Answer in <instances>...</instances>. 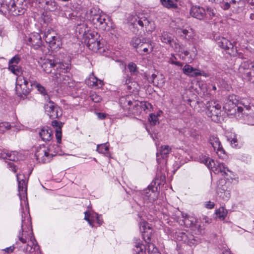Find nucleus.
I'll return each instance as SVG.
<instances>
[{"label":"nucleus","mask_w":254,"mask_h":254,"mask_svg":"<svg viewBox=\"0 0 254 254\" xmlns=\"http://www.w3.org/2000/svg\"><path fill=\"white\" fill-rule=\"evenodd\" d=\"M137 23L141 27L145 26L146 30L152 31L155 29V25L153 22H150L145 17H141L137 21Z\"/></svg>","instance_id":"bb28decb"},{"label":"nucleus","mask_w":254,"mask_h":254,"mask_svg":"<svg viewBox=\"0 0 254 254\" xmlns=\"http://www.w3.org/2000/svg\"><path fill=\"white\" fill-rule=\"evenodd\" d=\"M138 106H139V108L138 109L135 108V111H137V112H138V110H139L140 107H142L144 110H149V111L152 108V105L147 102H143V103L141 102V103H140V105H138Z\"/></svg>","instance_id":"603ef678"},{"label":"nucleus","mask_w":254,"mask_h":254,"mask_svg":"<svg viewBox=\"0 0 254 254\" xmlns=\"http://www.w3.org/2000/svg\"><path fill=\"white\" fill-rule=\"evenodd\" d=\"M134 247L135 254H147V246L145 247L139 239L136 240Z\"/></svg>","instance_id":"c756f323"},{"label":"nucleus","mask_w":254,"mask_h":254,"mask_svg":"<svg viewBox=\"0 0 254 254\" xmlns=\"http://www.w3.org/2000/svg\"><path fill=\"white\" fill-rule=\"evenodd\" d=\"M160 39L162 42L170 45L173 47V41L174 40L172 35L167 32H163L160 36Z\"/></svg>","instance_id":"473e14b6"},{"label":"nucleus","mask_w":254,"mask_h":254,"mask_svg":"<svg viewBox=\"0 0 254 254\" xmlns=\"http://www.w3.org/2000/svg\"><path fill=\"white\" fill-rule=\"evenodd\" d=\"M85 82L89 86H96L100 87H102L103 85V81L100 79H98L93 73L89 75V77L85 80Z\"/></svg>","instance_id":"a878e982"},{"label":"nucleus","mask_w":254,"mask_h":254,"mask_svg":"<svg viewBox=\"0 0 254 254\" xmlns=\"http://www.w3.org/2000/svg\"><path fill=\"white\" fill-rule=\"evenodd\" d=\"M227 137L228 140L230 142L232 147L236 148L238 147V139L236 134L233 133H228Z\"/></svg>","instance_id":"a19ab883"},{"label":"nucleus","mask_w":254,"mask_h":254,"mask_svg":"<svg viewBox=\"0 0 254 254\" xmlns=\"http://www.w3.org/2000/svg\"><path fill=\"white\" fill-rule=\"evenodd\" d=\"M217 192L220 197L225 199H229L231 195L230 191L227 190L225 186H222V187H218L217 189Z\"/></svg>","instance_id":"c9c22d12"},{"label":"nucleus","mask_w":254,"mask_h":254,"mask_svg":"<svg viewBox=\"0 0 254 254\" xmlns=\"http://www.w3.org/2000/svg\"><path fill=\"white\" fill-rule=\"evenodd\" d=\"M119 103L123 110L127 111L128 113L137 114V112L135 109L139 108L138 102L136 101L132 102L129 96L127 95L120 98Z\"/></svg>","instance_id":"6e6552de"},{"label":"nucleus","mask_w":254,"mask_h":254,"mask_svg":"<svg viewBox=\"0 0 254 254\" xmlns=\"http://www.w3.org/2000/svg\"><path fill=\"white\" fill-rule=\"evenodd\" d=\"M27 43L28 45L31 46L35 49L39 48L42 45L40 35L38 33H33L30 34L27 40Z\"/></svg>","instance_id":"a211bd4d"},{"label":"nucleus","mask_w":254,"mask_h":254,"mask_svg":"<svg viewBox=\"0 0 254 254\" xmlns=\"http://www.w3.org/2000/svg\"><path fill=\"white\" fill-rule=\"evenodd\" d=\"M194 234L196 235L199 236H203L205 234V228L204 227V225H199L196 228V230H194Z\"/></svg>","instance_id":"8fccbe9b"},{"label":"nucleus","mask_w":254,"mask_h":254,"mask_svg":"<svg viewBox=\"0 0 254 254\" xmlns=\"http://www.w3.org/2000/svg\"><path fill=\"white\" fill-rule=\"evenodd\" d=\"M174 238L176 241L187 243L191 246L195 245L198 242V241L194 238V236L190 234H186L185 232L178 231L176 232Z\"/></svg>","instance_id":"f8f14e48"},{"label":"nucleus","mask_w":254,"mask_h":254,"mask_svg":"<svg viewBox=\"0 0 254 254\" xmlns=\"http://www.w3.org/2000/svg\"><path fill=\"white\" fill-rule=\"evenodd\" d=\"M200 221L203 224L204 223L208 224L211 222V220L206 216H203L200 218Z\"/></svg>","instance_id":"0e129e2a"},{"label":"nucleus","mask_w":254,"mask_h":254,"mask_svg":"<svg viewBox=\"0 0 254 254\" xmlns=\"http://www.w3.org/2000/svg\"><path fill=\"white\" fill-rule=\"evenodd\" d=\"M16 152H11L7 150H2L0 153L2 158L11 161H15L17 159Z\"/></svg>","instance_id":"f704fd0d"},{"label":"nucleus","mask_w":254,"mask_h":254,"mask_svg":"<svg viewBox=\"0 0 254 254\" xmlns=\"http://www.w3.org/2000/svg\"><path fill=\"white\" fill-rule=\"evenodd\" d=\"M171 147L169 145H162L160 147L159 152L156 153L157 161L159 164L166 163V159L171 151Z\"/></svg>","instance_id":"f3484780"},{"label":"nucleus","mask_w":254,"mask_h":254,"mask_svg":"<svg viewBox=\"0 0 254 254\" xmlns=\"http://www.w3.org/2000/svg\"><path fill=\"white\" fill-rule=\"evenodd\" d=\"M23 3L24 0H10L9 1L10 14L16 16L24 13L25 8Z\"/></svg>","instance_id":"4468645a"},{"label":"nucleus","mask_w":254,"mask_h":254,"mask_svg":"<svg viewBox=\"0 0 254 254\" xmlns=\"http://www.w3.org/2000/svg\"><path fill=\"white\" fill-rule=\"evenodd\" d=\"M48 8L50 11H55L58 8V4L55 1H48L46 2Z\"/></svg>","instance_id":"864d4df0"},{"label":"nucleus","mask_w":254,"mask_h":254,"mask_svg":"<svg viewBox=\"0 0 254 254\" xmlns=\"http://www.w3.org/2000/svg\"><path fill=\"white\" fill-rule=\"evenodd\" d=\"M198 160L200 162L204 164L209 169H212L214 172L215 171L216 173L220 172L224 175L226 174L227 171H229V169L225 166L223 163H218L216 165L213 159L205 155H200Z\"/></svg>","instance_id":"423d86ee"},{"label":"nucleus","mask_w":254,"mask_h":254,"mask_svg":"<svg viewBox=\"0 0 254 254\" xmlns=\"http://www.w3.org/2000/svg\"><path fill=\"white\" fill-rule=\"evenodd\" d=\"M15 249V247L14 246H11L9 247H8V248H6L4 249H3V250L8 253V254H10V253H11L13 252L14 250Z\"/></svg>","instance_id":"338daca9"},{"label":"nucleus","mask_w":254,"mask_h":254,"mask_svg":"<svg viewBox=\"0 0 254 254\" xmlns=\"http://www.w3.org/2000/svg\"><path fill=\"white\" fill-rule=\"evenodd\" d=\"M139 228L144 241L147 244H150L149 241L152 235V230L149 224L146 222H141L139 223Z\"/></svg>","instance_id":"2eb2a0df"},{"label":"nucleus","mask_w":254,"mask_h":254,"mask_svg":"<svg viewBox=\"0 0 254 254\" xmlns=\"http://www.w3.org/2000/svg\"><path fill=\"white\" fill-rule=\"evenodd\" d=\"M90 98L93 102L95 103L100 102L102 100L101 97L95 93L91 94L90 95Z\"/></svg>","instance_id":"bf43d9fd"},{"label":"nucleus","mask_w":254,"mask_h":254,"mask_svg":"<svg viewBox=\"0 0 254 254\" xmlns=\"http://www.w3.org/2000/svg\"><path fill=\"white\" fill-rule=\"evenodd\" d=\"M44 109L46 114L52 119L59 118L62 116L61 108L51 100L45 104Z\"/></svg>","instance_id":"9b49d317"},{"label":"nucleus","mask_w":254,"mask_h":254,"mask_svg":"<svg viewBox=\"0 0 254 254\" xmlns=\"http://www.w3.org/2000/svg\"><path fill=\"white\" fill-rule=\"evenodd\" d=\"M67 84L64 88H66L69 91H73V89L74 88L75 86V82L72 79L71 80L67 82Z\"/></svg>","instance_id":"13d9d810"},{"label":"nucleus","mask_w":254,"mask_h":254,"mask_svg":"<svg viewBox=\"0 0 254 254\" xmlns=\"http://www.w3.org/2000/svg\"><path fill=\"white\" fill-rule=\"evenodd\" d=\"M217 44L219 47L225 50H229L233 48V44L228 39L224 37L219 38L217 40Z\"/></svg>","instance_id":"7c9ffc66"},{"label":"nucleus","mask_w":254,"mask_h":254,"mask_svg":"<svg viewBox=\"0 0 254 254\" xmlns=\"http://www.w3.org/2000/svg\"><path fill=\"white\" fill-rule=\"evenodd\" d=\"M85 18L89 21L96 28L103 31L108 30L110 19L108 15L100 12L95 7H92L88 10L85 15Z\"/></svg>","instance_id":"f03ea898"},{"label":"nucleus","mask_w":254,"mask_h":254,"mask_svg":"<svg viewBox=\"0 0 254 254\" xmlns=\"http://www.w3.org/2000/svg\"><path fill=\"white\" fill-rule=\"evenodd\" d=\"M190 14L193 17L201 20L206 15V10L202 7L193 5L190 10Z\"/></svg>","instance_id":"412c9836"},{"label":"nucleus","mask_w":254,"mask_h":254,"mask_svg":"<svg viewBox=\"0 0 254 254\" xmlns=\"http://www.w3.org/2000/svg\"><path fill=\"white\" fill-rule=\"evenodd\" d=\"M52 80L61 87H64L67 82L71 80L69 74H64L60 73H52Z\"/></svg>","instance_id":"dca6fc26"},{"label":"nucleus","mask_w":254,"mask_h":254,"mask_svg":"<svg viewBox=\"0 0 254 254\" xmlns=\"http://www.w3.org/2000/svg\"><path fill=\"white\" fill-rule=\"evenodd\" d=\"M55 69L57 70L56 73H60L64 74L68 72L71 68V64L69 63H64L63 62H58L55 60Z\"/></svg>","instance_id":"b1692460"},{"label":"nucleus","mask_w":254,"mask_h":254,"mask_svg":"<svg viewBox=\"0 0 254 254\" xmlns=\"http://www.w3.org/2000/svg\"><path fill=\"white\" fill-rule=\"evenodd\" d=\"M206 113L212 120L216 122L221 112V106L217 101H210L206 104Z\"/></svg>","instance_id":"1a4fd4ad"},{"label":"nucleus","mask_w":254,"mask_h":254,"mask_svg":"<svg viewBox=\"0 0 254 254\" xmlns=\"http://www.w3.org/2000/svg\"><path fill=\"white\" fill-rule=\"evenodd\" d=\"M145 40L146 39H141L139 38L135 37L132 38L130 44L135 48H140Z\"/></svg>","instance_id":"58836bf2"},{"label":"nucleus","mask_w":254,"mask_h":254,"mask_svg":"<svg viewBox=\"0 0 254 254\" xmlns=\"http://www.w3.org/2000/svg\"><path fill=\"white\" fill-rule=\"evenodd\" d=\"M231 5V2L229 1H223L221 3V7L224 9H228L229 8Z\"/></svg>","instance_id":"69168bd1"},{"label":"nucleus","mask_w":254,"mask_h":254,"mask_svg":"<svg viewBox=\"0 0 254 254\" xmlns=\"http://www.w3.org/2000/svg\"><path fill=\"white\" fill-rule=\"evenodd\" d=\"M99 39V35L97 33L92 32L87 34L84 42L90 50L97 52L101 48Z\"/></svg>","instance_id":"9d476101"},{"label":"nucleus","mask_w":254,"mask_h":254,"mask_svg":"<svg viewBox=\"0 0 254 254\" xmlns=\"http://www.w3.org/2000/svg\"><path fill=\"white\" fill-rule=\"evenodd\" d=\"M206 12V15L208 14L209 15V19L212 18L215 14L214 10L211 7L207 8Z\"/></svg>","instance_id":"e2e57ef3"},{"label":"nucleus","mask_w":254,"mask_h":254,"mask_svg":"<svg viewBox=\"0 0 254 254\" xmlns=\"http://www.w3.org/2000/svg\"><path fill=\"white\" fill-rule=\"evenodd\" d=\"M43 38L46 43L49 44L50 48L55 51L58 50L61 46V42L59 36L52 29H46L43 35Z\"/></svg>","instance_id":"0eeeda50"},{"label":"nucleus","mask_w":254,"mask_h":254,"mask_svg":"<svg viewBox=\"0 0 254 254\" xmlns=\"http://www.w3.org/2000/svg\"><path fill=\"white\" fill-rule=\"evenodd\" d=\"M209 142L214 148L218 156H221L224 154V150L221 145L219 138L215 135H211L209 137Z\"/></svg>","instance_id":"6ab92c4d"},{"label":"nucleus","mask_w":254,"mask_h":254,"mask_svg":"<svg viewBox=\"0 0 254 254\" xmlns=\"http://www.w3.org/2000/svg\"><path fill=\"white\" fill-rule=\"evenodd\" d=\"M20 62V58L18 56H15L11 58L8 62V66L13 65L14 66L18 65Z\"/></svg>","instance_id":"5fc2aeb1"},{"label":"nucleus","mask_w":254,"mask_h":254,"mask_svg":"<svg viewBox=\"0 0 254 254\" xmlns=\"http://www.w3.org/2000/svg\"><path fill=\"white\" fill-rule=\"evenodd\" d=\"M10 8V5L9 2L7 3L6 2H2L0 3V12L4 14H6L7 13L10 14L9 9Z\"/></svg>","instance_id":"37998d69"},{"label":"nucleus","mask_w":254,"mask_h":254,"mask_svg":"<svg viewBox=\"0 0 254 254\" xmlns=\"http://www.w3.org/2000/svg\"><path fill=\"white\" fill-rule=\"evenodd\" d=\"M178 34L184 39L190 40L193 37V33L191 29L189 30L180 29L178 31Z\"/></svg>","instance_id":"e433bc0d"},{"label":"nucleus","mask_w":254,"mask_h":254,"mask_svg":"<svg viewBox=\"0 0 254 254\" xmlns=\"http://www.w3.org/2000/svg\"><path fill=\"white\" fill-rule=\"evenodd\" d=\"M147 254H161L158 249L152 243L147 244Z\"/></svg>","instance_id":"a18cd8bd"},{"label":"nucleus","mask_w":254,"mask_h":254,"mask_svg":"<svg viewBox=\"0 0 254 254\" xmlns=\"http://www.w3.org/2000/svg\"><path fill=\"white\" fill-rule=\"evenodd\" d=\"M55 60L46 59L41 64V67L44 72L47 73H52L53 69H55Z\"/></svg>","instance_id":"393cba45"},{"label":"nucleus","mask_w":254,"mask_h":254,"mask_svg":"<svg viewBox=\"0 0 254 254\" xmlns=\"http://www.w3.org/2000/svg\"><path fill=\"white\" fill-rule=\"evenodd\" d=\"M239 98L236 95H229L224 104V108L227 111L228 115H234L238 119L243 117L242 112L244 108L243 106L244 103L239 101Z\"/></svg>","instance_id":"7ed1b4c3"},{"label":"nucleus","mask_w":254,"mask_h":254,"mask_svg":"<svg viewBox=\"0 0 254 254\" xmlns=\"http://www.w3.org/2000/svg\"><path fill=\"white\" fill-rule=\"evenodd\" d=\"M39 135L43 141H50L52 138V131L48 127H44L39 132Z\"/></svg>","instance_id":"c85d7f7f"},{"label":"nucleus","mask_w":254,"mask_h":254,"mask_svg":"<svg viewBox=\"0 0 254 254\" xmlns=\"http://www.w3.org/2000/svg\"><path fill=\"white\" fill-rule=\"evenodd\" d=\"M31 83H33V81L23 75L18 76L16 78L15 86L16 94L24 98L32 90L33 85H31Z\"/></svg>","instance_id":"39448f33"},{"label":"nucleus","mask_w":254,"mask_h":254,"mask_svg":"<svg viewBox=\"0 0 254 254\" xmlns=\"http://www.w3.org/2000/svg\"><path fill=\"white\" fill-rule=\"evenodd\" d=\"M203 76L205 77H208L209 75L208 73L205 72L203 71L200 70L198 69V71H197V76Z\"/></svg>","instance_id":"774afa93"},{"label":"nucleus","mask_w":254,"mask_h":254,"mask_svg":"<svg viewBox=\"0 0 254 254\" xmlns=\"http://www.w3.org/2000/svg\"><path fill=\"white\" fill-rule=\"evenodd\" d=\"M128 68L131 74H136L138 72L136 65L133 63H130L128 64Z\"/></svg>","instance_id":"6e6d98bb"},{"label":"nucleus","mask_w":254,"mask_h":254,"mask_svg":"<svg viewBox=\"0 0 254 254\" xmlns=\"http://www.w3.org/2000/svg\"><path fill=\"white\" fill-rule=\"evenodd\" d=\"M17 180L18 184V195L21 201L23 200L26 201L25 197L27 194V183L26 178L23 174H18L16 175Z\"/></svg>","instance_id":"ddd939ff"},{"label":"nucleus","mask_w":254,"mask_h":254,"mask_svg":"<svg viewBox=\"0 0 254 254\" xmlns=\"http://www.w3.org/2000/svg\"><path fill=\"white\" fill-rule=\"evenodd\" d=\"M244 110L242 112L243 117L241 119L243 118L245 120H248L250 122L249 124H251L252 125H254V123H251L250 122L252 119H254V106L246 105L244 103V105L243 106Z\"/></svg>","instance_id":"aec40b11"},{"label":"nucleus","mask_w":254,"mask_h":254,"mask_svg":"<svg viewBox=\"0 0 254 254\" xmlns=\"http://www.w3.org/2000/svg\"><path fill=\"white\" fill-rule=\"evenodd\" d=\"M183 218L184 224L187 227L194 226L196 222V219L192 216L186 215Z\"/></svg>","instance_id":"4c0bfd02"},{"label":"nucleus","mask_w":254,"mask_h":254,"mask_svg":"<svg viewBox=\"0 0 254 254\" xmlns=\"http://www.w3.org/2000/svg\"><path fill=\"white\" fill-rule=\"evenodd\" d=\"M8 69L13 74L17 75V77L19 76H21V74L22 72L21 68L18 65L17 66H14L13 65H11V66H8Z\"/></svg>","instance_id":"49530a36"},{"label":"nucleus","mask_w":254,"mask_h":254,"mask_svg":"<svg viewBox=\"0 0 254 254\" xmlns=\"http://www.w3.org/2000/svg\"><path fill=\"white\" fill-rule=\"evenodd\" d=\"M158 116L154 114H151L149 118V121L151 125H155L158 122Z\"/></svg>","instance_id":"052dcab7"},{"label":"nucleus","mask_w":254,"mask_h":254,"mask_svg":"<svg viewBox=\"0 0 254 254\" xmlns=\"http://www.w3.org/2000/svg\"><path fill=\"white\" fill-rule=\"evenodd\" d=\"M197 68H194L189 64H186L182 68L183 72L186 75L190 77H197Z\"/></svg>","instance_id":"cd10ccee"},{"label":"nucleus","mask_w":254,"mask_h":254,"mask_svg":"<svg viewBox=\"0 0 254 254\" xmlns=\"http://www.w3.org/2000/svg\"><path fill=\"white\" fill-rule=\"evenodd\" d=\"M140 49L144 53H150L153 51V46L150 41L147 42L146 40Z\"/></svg>","instance_id":"79ce46f5"},{"label":"nucleus","mask_w":254,"mask_h":254,"mask_svg":"<svg viewBox=\"0 0 254 254\" xmlns=\"http://www.w3.org/2000/svg\"><path fill=\"white\" fill-rule=\"evenodd\" d=\"M157 188L152 186H148L147 189L144 190L143 193L144 197L150 201L155 200L158 196Z\"/></svg>","instance_id":"4be33fe9"},{"label":"nucleus","mask_w":254,"mask_h":254,"mask_svg":"<svg viewBox=\"0 0 254 254\" xmlns=\"http://www.w3.org/2000/svg\"><path fill=\"white\" fill-rule=\"evenodd\" d=\"M254 67V64L249 61H246L241 63V64L239 66L238 71L239 73L242 75L247 74V76L249 74H252V72L249 70L252 68Z\"/></svg>","instance_id":"5701e85b"},{"label":"nucleus","mask_w":254,"mask_h":254,"mask_svg":"<svg viewBox=\"0 0 254 254\" xmlns=\"http://www.w3.org/2000/svg\"><path fill=\"white\" fill-rule=\"evenodd\" d=\"M31 85H33V87H35L41 94L43 95L47 94V91L45 87L40 83H37L36 81H33V83H31Z\"/></svg>","instance_id":"de8ad7c7"},{"label":"nucleus","mask_w":254,"mask_h":254,"mask_svg":"<svg viewBox=\"0 0 254 254\" xmlns=\"http://www.w3.org/2000/svg\"><path fill=\"white\" fill-rule=\"evenodd\" d=\"M109 148L107 143L97 145V151L100 153L106 154L108 152Z\"/></svg>","instance_id":"09e8293b"},{"label":"nucleus","mask_w":254,"mask_h":254,"mask_svg":"<svg viewBox=\"0 0 254 254\" xmlns=\"http://www.w3.org/2000/svg\"><path fill=\"white\" fill-rule=\"evenodd\" d=\"M216 218L220 220H223L227 214V210L223 207H220L215 211Z\"/></svg>","instance_id":"ea45409f"},{"label":"nucleus","mask_w":254,"mask_h":254,"mask_svg":"<svg viewBox=\"0 0 254 254\" xmlns=\"http://www.w3.org/2000/svg\"><path fill=\"white\" fill-rule=\"evenodd\" d=\"M169 62L173 64H175L177 66H182L183 64L180 62L177 61L176 57L174 56V55L172 54L171 57L169 59Z\"/></svg>","instance_id":"4d7b16f0"},{"label":"nucleus","mask_w":254,"mask_h":254,"mask_svg":"<svg viewBox=\"0 0 254 254\" xmlns=\"http://www.w3.org/2000/svg\"><path fill=\"white\" fill-rule=\"evenodd\" d=\"M11 126L8 122H2L0 123V133H3L6 130L10 129Z\"/></svg>","instance_id":"3c124183"},{"label":"nucleus","mask_w":254,"mask_h":254,"mask_svg":"<svg viewBox=\"0 0 254 254\" xmlns=\"http://www.w3.org/2000/svg\"><path fill=\"white\" fill-rule=\"evenodd\" d=\"M21 217L22 234L18 236V239L24 244L28 242L23 251L32 253L39 249V246L33 236L30 215L28 213H25L22 211Z\"/></svg>","instance_id":"f257e3e1"},{"label":"nucleus","mask_w":254,"mask_h":254,"mask_svg":"<svg viewBox=\"0 0 254 254\" xmlns=\"http://www.w3.org/2000/svg\"><path fill=\"white\" fill-rule=\"evenodd\" d=\"M163 6L168 9H176L178 7V0H160Z\"/></svg>","instance_id":"72a5a7b5"},{"label":"nucleus","mask_w":254,"mask_h":254,"mask_svg":"<svg viewBox=\"0 0 254 254\" xmlns=\"http://www.w3.org/2000/svg\"><path fill=\"white\" fill-rule=\"evenodd\" d=\"M61 148L58 144H50L48 146H40L35 152L37 160L43 163L49 162L51 158L60 154Z\"/></svg>","instance_id":"20e7f679"},{"label":"nucleus","mask_w":254,"mask_h":254,"mask_svg":"<svg viewBox=\"0 0 254 254\" xmlns=\"http://www.w3.org/2000/svg\"><path fill=\"white\" fill-rule=\"evenodd\" d=\"M173 45L174 46L172 47L174 48V50L176 52H182L183 48L179 43H177L175 40L173 41Z\"/></svg>","instance_id":"680f3d73"},{"label":"nucleus","mask_w":254,"mask_h":254,"mask_svg":"<svg viewBox=\"0 0 254 254\" xmlns=\"http://www.w3.org/2000/svg\"><path fill=\"white\" fill-rule=\"evenodd\" d=\"M84 219L86 220L91 227H93V223L96 220L95 214H90L87 211L84 212Z\"/></svg>","instance_id":"c03bdc74"},{"label":"nucleus","mask_w":254,"mask_h":254,"mask_svg":"<svg viewBox=\"0 0 254 254\" xmlns=\"http://www.w3.org/2000/svg\"><path fill=\"white\" fill-rule=\"evenodd\" d=\"M52 125L56 127V137L58 143H61L62 140V125L57 121H54L52 122Z\"/></svg>","instance_id":"2f4dec72"}]
</instances>
